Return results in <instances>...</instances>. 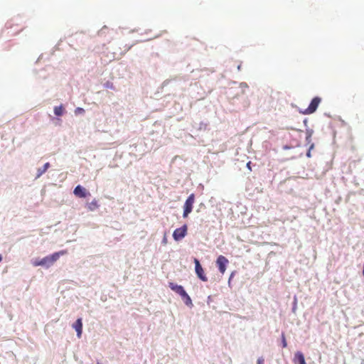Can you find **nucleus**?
I'll return each instance as SVG.
<instances>
[{
    "instance_id": "obj_24",
    "label": "nucleus",
    "mask_w": 364,
    "mask_h": 364,
    "mask_svg": "<svg viewBox=\"0 0 364 364\" xmlns=\"http://www.w3.org/2000/svg\"><path fill=\"white\" fill-rule=\"evenodd\" d=\"M2 260V257L1 255H0V262Z\"/></svg>"
},
{
    "instance_id": "obj_2",
    "label": "nucleus",
    "mask_w": 364,
    "mask_h": 364,
    "mask_svg": "<svg viewBox=\"0 0 364 364\" xmlns=\"http://www.w3.org/2000/svg\"><path fill=\"white\" fill-rule=\"evenodd\" d=\"M195 201V195L191 193L188 198L186 199L184 204V210L183 213V217L186 218L189 213H191L193 210V205Z\"/></svg>"
},
{
    "instance_id": "obj_10",
    "label": "nucleus",
    "mask_w": 364,
    "mask_h": 364,
    "mask_svg": "<svg viewBox=\"0 0 364 364\" xmlns=\"http://www.w3.org/2000/svg\"><path fill=\"white\" fill-rule=\"evenodd\" d=\"M293 360L295 364H306L304 355L300 351H298L295 353Z\"/></svg>"
},
{
    "instance_id": "obj_6",
    "label": "nucleus",
    "mask_w": 364,
    "mask_h": 364,
    "mask_svg": "<svg viewBox=\"0 0 364 364\" xmlns=\"http://www.w3.org/2000/svg\"><path fill=\"white\" fill-rule=\"evenodd\" d=\"M228 262H229L228 259L223 255H220L217 258L216 264L218 267L220 272L222 274H223L225 272L226 265L228 264Z\"/></svg>"
},
{
    "instance_id": "obj_18",
    "label": "nucleus",
    "mask_w": 364,
    "mask_h": 364,
    "mask_svg": "<svg viewBox=\"0 0 364 364\" xmlns=\"http://www.w3.org/2000/svg\"><path fill=\"white\" fill-rule=\"evenodd\" d=\"M6 26L7 28H11V23L10 22H7L6 24Z\"/></svg>"
},
{
    "instance_id": "obj_17",
    "label": "nucleus",
    "mask_w": 364,
    "mask_h": 364,
    "mask_svg": "<svg viewBox=\"0 0 364 364\" xmlns=\"http://www.w3.org/2000/svg\"><path fill=\"white\" fill-rule=\"evenodd\" d=\"M257 364H264V359L262 358H259L257 360Z\"/></svg>"
},
{
    "instance_id": "obj_1",
    "label": "nucleus",
    "mask_w": 364,
    "mask_h": 364,
    "mask_svg": "<svg viewBox=\"0 0 364 364\" xmlns=\"http://www.w3.org/2000/svg\"><path fill=\"white\" fill-rule=\"evenodd\" d=\"M67 253L68 251L66 250L55 252L50 255L46 256L43 259H40V264L48 267L50 265H52L54 262H55L60 258V256L65 255Z\"/></svg>"
},
{
    "instance_id": "obj_7",
    "label": "nucleus",
    "mask_w": 364,
    "mask_h": 364,
    "mask_svg": "<svg viewBox=\"0 0 364 364\" xmlns=\"http://www.w3.org/2000/svg\"><path fill=\"white\" fill-rule=\"evenodd\" d=\"M73 193L77 197H79V198H85L88 195H90V193L87 192V190L85 188H83L82 186H81L80 185H78L75 188V189L73 191Z\"/></svg>"
},
{
    "instance_id": "obj_20",
    "label": "nucleus",
    "mask_w": 364,
    "mask_h": 364,
    "mask_svg": "<svg viewBox=\"0 0 364 364\" xmlns=\"http://www.w3.org/2000/svg\"><path fill=\"white\" fill-rule=\"evenodd\" d=\"M306 156H307L308 157H311V151H310V149H309V151H307V153H306Z\"/></svg>"
},
{
    "instance_id": "obj_19",
    "label": "nucleus",
    "mask_w": 364,
    "mask_h": 364,
    "mask_svg": "<svg viewBox=\"0 0 364 364\" xmlns=\"http://www.w3.org/2000/svg\"><path fill=\"white\" fill-rule=\"evenodd\" d=\"M311 133H310V132H309V133L308 134V136H306V140H307V141H310V139H311Z\"/></svg>"
},
{
    "instance_id": "obj_3",
    "label": "nucleus",
    "mask_w": 364,
    "mask_h": 364,
    "mask_svg": "<svg viewBox=\"0 0 364 364\" xmlns=\"http://www.w3.org/2000/svg\"><path fill=\"white\" fill-rule=\"evenodd\" d=\"M321 101V99L318 97H315L312 99L311 102H310V105L309 107L304 110L303 112L305 114H311L316 112V109L318 108L320 102Z\"/></svg>"
},
{
    "instance_id": "obj_21",
    "label": "nucleus",
    "mask_w": 364,
    "mask_h": 364,
    "mask_svg": "<svg viewBox=\"0 0 364 364\" xmlns=\"http://www.w3.org/2000/svg\"><path fill=\"white\" fill-rule=\"evenodd\" d=\"M250 164L251 162L249 161L247 164V167L251 171V166H250Z\"/></svg>"
},
{
    "instance_id": "obj_14",
    "label": "nucleus",
    "mask_w": 364,
    "mask_h": 364,
    "mask_svg": "<svg viewBox=\"0 0 364 364\" xmlns=\"http://www.w3.org/2000/svg\"><path fill=\"white\" fill-rule=\"evenodd\" d=\"M182 299L184 300L185 304L188 306L192 305V301L191 297L188 296V294L186 293V295L182 296Z\"/></svg>"
},
{
    "instance_id": "obj_22",
    "label": "nucleus",
    "mask_w": 364,
    "mask_h": 364,
    "mask_svg": "<svg viewBox=\"0 0 364 364\" xmlns=\"http://www.w3.org/2000/svg\"><path fill=\"white\" fill-rule=\"evenodd\" d=\"M314 144H312L310 146V147H309L310 151H311V149H314Z\"/></svg>"
},
{
    "instance_id": "obj_26",
    "label": "nucleus",
    "mask_w": 364,
    "mask_h": 364,
    "mask_svg": "<svg viewBox=\"0 0 364 364\" xmlns=\"http://www.w3.org/2000/svg\"><path fill=\"white\" fill-rule=\"evenodd\" d=\"M97 364H102V363H97Z\"/></svg>"
},
{
    "instance_id": "obj_15",
    "label": "nucleus",
    "mask_w": 364,
    "mask_h": 364,
    "mask_svg": "<svg viewBox=\"0 0 364 364\" xmlns=\"http://www.w3.org/2000/svg\"><path fill=\"white\" fill-rule=\"evenodd\" d=\"M282 347L286 348L287 346V343L286 341V338L284 333L282 334Z\"/></svg>"
},
{
    "instance_id": "obj_16",
    "label": "nucleus",
    "mask_w": 364,
    "mask_h": 364,
    "mask_svg": "<svg viewBox=\"0 0 364 364\" xmlns=\"http://www.w3.org/2000/svg\"><path fill=\"white\" fill-rule=\"evenodd\" d=\"M33 264L35 266V267H38V266H43V264H40V260H36V261H34Z\"/></svg>"
},
{
    "instance_id": "obj_8",
    "label": "nucleus",
    "mask_w": 364,
    "mask_h": 364,
    "mask_svg": "<svg viewBox=\"0 0 364 364\" xmlns=\"http://www.w3.org/2000/svg\"><path fill=\"white\" fill-rule=\"evenodd\" d=\"M168 287L170 289L179 294L181 296L186 295V291L184 290L183 287L181 285H178L176 284H174L173 282L168 283Z\"/></svg>"
},
{
    "instance_id": "obj_23",
    "label": "nucleus",
    "mask_w": 364,
    "mask_h": 364,
    "mask_svg": "<svg viewBox=\"0 0 364 364\" xmlns=\"http://www.w3.org/2000/svg\"><path fill=\"white\" fill-rule=\"evenodd\" d=\"M77 109L79 110V112L83 111V109L82 108H78Z\"/></svg>"
},
{
    "instance_id": "obj_9",
    "label": "nucleus",
    "mask_w": 364,
    "mask_h": 364,
    "mask_svg": "<svg viewBox=\"0 0 364 364\" xmlns=\"http://www.w3.org/2000/svg\"><path fill=\"white\" fill-rule=\"evenodd\" d=\"M73 328L77 332V336L80 338L81 337L82 333V318H79L76 320V321L73 324Z\"/></svg>"
},
{
    "instance_id": "obj_12",
    "label": "nucleus",
    "mask_w": 364,
    "mask_h": 364,
    "mask_svg": "<svg viewBox=\"0 0 364 364\" xmlns=\"http://www.w3.org/2000/svg\"><path fill=\"white\" fill-rule=\"evenodd\" d=\"M99 205L97 201L95 199L92 202L87 204V209L90 211H93L98 208Z\"/></svg>"
},
{
    "instance_id": "obj_5",
    "label": "nucleus",
    "mask_w": 364,
    "mask_h": 364,
    "mask_svg": "<svg viewBox=\"0 0 364 364\" xmlns=\"http://www.w3.org/2000/svg\"><path fill=\"white\" fill-rule=\"evenodd\" d=\"M194 262H195L196 273L197 276L202 281L207 282L208 281V278L205 276V274L204 272V270H203L202 266L200 264V262L198 261V259L195 258L194 259Z\"/></svg>"
},
{
    "instance_id": "obj_11",
    "label": "nucleus",
    "mask_w": 364,
    "mask_h": 364,
    "mask_svg": "<svg viewBox=\"0 0 364 364\" xmlns=\"http://www.w3.org/2000/svg\"><path fill=\"white\" fill-rule=\"evenodd\" d=\"M50 167V164L48 162L46 163L43 168H39L37 171V176L36 178H39L41 176H42Z\"/></svg>"
},
{
    "instance_id": "obj_4",
    "label": "nucleus",
    "mask_w": 364,
    "mask_h": 364,
    "mask_svg": "<svg viewBox=\"0 0 364 364\" xmlns=\"http://www.w3.org/2000/svg\"><path fill=\"white\" fill-rule=\"evenodd\" d=\"M188 227L186 225L181 228H177L173 231V237L175 240L178 241L183 239L187 234Z\"/></svg>"
},
{
    "instance_id": "obj_13",
    "label": "nucleus",
    "mask_w": 364,
    "mask_h": 364,
    "mask_svg": "<svg viewBox=\"0 0 364 364\" xmlns=\"http://www.w3.org/2000/svg\"><path fill=\"white\" fill-rule=\"evenodd\" d=\"M54 113L56 116H61L63 113V107L62 105L58 107H55Z\"/></svg>"
},
{
    "instance_id": "obj_25",
    "label": "nucleus",
    "mask_w": 364,
    "mask_h": 364,
    "mask_svg": "<svg viewBox=\"0 0 364 364\" xmlns=\"http://www.w3.org/2000/svg\"><path fill=\"white\" fill-rule=\"evenodd\" d=\"M363 276H364V267H363Z\"/></svg>"
}]
</instances>
